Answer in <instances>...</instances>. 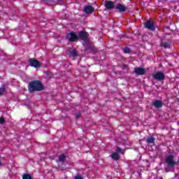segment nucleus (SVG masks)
<instances>
[{
	"instance_id": "obj_1",
	"label": "nucleus",
	"mask_w": 179,
	"mask_h": 179,
	"mask_svg": "<svg viewBox=\"0 0 179 179\" xmlns=\"http://www.w3.org/2000/svg\"><path fill=\"white\" fill-rule=\"evenodd\" d=\"M44 89V85L40 80H34L29 83L28 90L29 93H34V92H41Z\"/></svg>"
},
{
	"instance_id": "obj_2",
	"label": "nucleus",
	"mask_w": 179,
	"mask_h": 179,
	"mask_svg": "<svg viewBox=\"0 0 179 179\" xmlns=\"http://www.w3.org/2000/svg\"><path fill=\"white\" fill-rule=\"evenodd\" d=\"M165 162L168 167H174L177 164V162L174 159V155H168L165 159Z\"/></svg>"
},
{
	"instance_id": "obj_3",
	"label": "nucleus",
	"mask_w": 179,
	"mask_h": 179,
	"mask_svg": "<svg viewBox=\"0 0 179 179\" xmlns=\"http://www.w3.org/2000/svg\"><path fill=\"white\" fill-rule=\"evenodd\" d=\"M78 36L80 38V40H83V41L85 42L86 44L89 43V34L85 31H81L78 34Z\"/></svg>"
},
{
	"instance_id": "obj_4",
	"label": "nucleus",
	"mask_w": 179,
	"mask_h": 179,
	"mask_svg": "<svg viewBox=\"0 0 179 179\" xmlns=\"http://www.w3.org/2000/svg\"><path fill=\"white\" fill-rule=\"evenodd\" d=\"M152 77L155 80H158L159 82H162V80H164L166 76L163 72L159 71L157 73L152 75Z\"/></svg>"
},
{
	"instance_id": "obj_5",
	"label": "nucleus",
	"mask_w": 179,
	"mask_h": 179,
	"mask_svg": "<svg viewBox=\"0 0 179 179\" xmlns=\"http://www.w3.org/2000/svg\"><path fill=\"white\" fill-rule=\"evenodd\" d=\"M144 26L145 29H148V30H151L152 31H155L156 28L155 27V22L152 20H148L145 22Z\"/></svg>"
},
{
	"instance_id": "obj_6",
	"label": "nucleus",
	"mask_w": 179,
	"mask_h": 179,
	"mask_svg": "<svg viewBox=\"0 0 179 179\" xmlns=\"http://www.w3.org/2000/svg\"><path fill=\"white\" fill-rule=\"evenodd\" d=\"M29 64L31 66H34V68H40L41 66V62L36 59H29Z\"/></svg>"
},
{
	"instance_id": "obj_7",
	"label": "nucleus",
	"mask_w": 179,
	"mask_h": 179,
	"mask_svg": "<svg viewBox=\"0 0 179 179\" xmlns=\"http://www.w3.org/2000/svg\"><path fill=\"white\" fill-rule=\"evenodd\" d=\"M67 39L69 40V41L71 42L78 41V40H79V38H78V35H76V34L73 32H70L69 34H68Z\"/></svg>"
},
{
	"instance_id": "obj_8",
	"label": "nucleus",
	"mask_w": 179,
	"mask_h": 179,
	"mask_svg": "<svg viewBox=\"0 0 179 179\" xmlns=\"http://www.w3.org/2000/svg\"><path fill=\"white\" fill-rule=\"evenodd\" d=\"M66 54L69 55V57L75 58L76 57H78V50L75 49H71L66 51Z\"/></svg>"
},
{
	"instance_id": "obj_9",
	"label": "nucleus",
	"mask_w": 179,
	"mask_h": 179,
	"mask_svg": "<svg viewBox=\"0 0 179 179\" xmlns=\"http://www.w3.org/2000/svg\"><path fill=\"white\" fill-rule=\"evenodd\" d=\"M170 44H171V41L163 39L161 42V47H164L165 48H170Z\"/></svg>"
},
{
	"instance_id": "obj_10",
	"label": "nucleus",
	"mask_w": 179,
	"mask_h": 179,
	"mask_svg": "<svg viewBox=\"0 0 179 179\" xmlns=\"http://www.w3.org/2000/svg\"><path fill=\"white\" fill-rule=\"evenodd\" d=\"M146 73V70L143 68L138 67L135 69L136 75H145Z\"/></svg>"
},
{
	"instance_id": "obj_11",
	"label": "nucleus",
	"mask_w": 179,
	"mask_h": 179,
	"mask_svg": "<svg viewBox=\"0 0 179 179\" xmlns=\"http://www.w3.org/2000/svg\"><path fill=\"white\" fill-rule=\"evenodd\" d=\"M152 106H154L155 108H162V107H163V102L162 101L155 100L152 102Z\"/></svg>"
},
{
	"instance_id": "obj_12",
	"label": "nucleus",
	"mask_w": 179,
	"mask_h": 179,
	"mask_svg": "<svg viewBox=\"0 0 179 179\" xmlns=\"http://www.w3.org/2000/svg\"><path fill=\"white\" fill-rule=\"evenodd\" d=\"M105 7L108 10L113 9L114 8V2L111 1H105Z\"/></svg>"
},
{
	"instance_id": "obj_13",
	"label": "nucleus",
	"mask_w": 179,
	"mask_h": 179,
	"mask_svg": "<svg viewBox=\"0 0 179 179\" xmlns=\"http://www.w3.org/2000/svg\"><path fill=\"white\" fill-rule=\"evenodd\" d=\"M85 13H93L94 12V8L92 6H86L85 7Z\"/></svg>"
},
{
	"instance_id": "obj_14",
	"label": "nucleus",
	"mask_w": 179,
	"mask_h": 179,
	"mask_svg": "<svg viewBox=\"0 0 179 179\" xmlns=\"http://www.w3.org/2000/svg\"><path fill=\"white\" fill-rule=\"evenodd\" d=\"M116 9L120 10V12H125V10H127V7L124 6L122 4H118L116 6Z\"/></svg>"
},
{
	"instance_id": "obj_15",
	"label": "nucleus",
	"mask_w": 179,
	"mask_h": 179,
	"mask_svg": "<svg viewBox=\"0 0 179 179\" xmlns=\"http://www.w3.org/2000/svg\"><path fill=\"white\" fill-rule=\"evenodd\" d=\"M66 160V157L64 155H59V158L57 162H60V163H65Z\"/></svg>"
},
{
	"instance_id": "obj_16",
	"label": "nucleus",
	"mask_w": 179,
	"mask_h": 179,
	"mask_svg": "<svg viewBox=\"0 0 179 179\" xmlns=\"http://www.w3.org/2000/svg\"><path fill=\"white\" fill-rule=\"evenodd\" d=\"M6 88V85H1V87L0 88V96H3V94L5 93Z\"/></svg>"
},
{
	"instance_id": "obj_17",
	"label": "nucleus",
	"mask_w": 179,
	"mask_h": 179,
	"mask_svg": "<svg viewBox=\"0 0 179 179\" xmlns=\"http://www.w3.org/2000/svg\"><path fill=\"white\" fill-rule=\"evenodd\" d=\"M111 157L113 159V160H118V159H120V155H118L117 152H114L112 154Z\"/></svg>"
},
{
	"instance_id": "obj_18",
	"label": "nucleus",
	"mask_w": 179,
	"mask_h": 179,
	"mask_svg": "<svg viewBox=\"0 0 179 179\" xmlns=\"http://www.w3.org/2000/svg\"><path fill=\"white\" fill-rule=\"evenodd\" d=\"M146 141L148 143H155V139L153 137H148Z\"/></svg>"
},
{
	"instance_id": "obj_19",
	"label": "nucleus",
	"mask_w": 179,
	"mask_h": 179,
	"mask_svg": "<svg viewBox=\"0 0 179 179\" xmlns=\"http://www.w3.org/2000/svg\"><path fill=\"white\" fill-rule=\"evenodd\" d=\"M123 52H124V54H129L131 52V49L129 48H124L123 49Z\"/></svg>"
},
{
	"instance_id": "obj_20",
	"label": "nucleus",
	"mask_w": 179,
	"mask_h": 179,
	"mask_svg": "<svg viewBox=\"0 0 179 179\" xmlns=\"http://www.w3.org/2000/svg\"><path fill=\"white\" fill-rule=\"evenodd\" d=\"M22 179H31V176L29 174H24L22 176Z\"/></svg>"
},
{
	"instance_id": "obj_21",
	"label": "nucleus",
	"mask_w": 179,
	"mask_h": 179,
	"mask_svg": "<svg viewBox=\"0 0 179 179\" xmlns=\"http://www.w3.org/2000/svg\"><path fill=\"white\" fill-rule=\"evenodd\" d=\"M5 122V118L3 117H0V124H3Z\"/></svg>"
},
{
	"instance_id": "obj_22",
	"label": "nucleus",
	"mask_w": 179,
	"mask_h": 179,
	"mask_svg": "<svg viewBox=\"0 0 179 179\" xmlns=\"http://www.w3.org/2000/svg\"><path fill=\"white\" fill-rule=\"evenodd\" d=\"M116 152H118L119 153H122V150H121V148L117 147L116 148Z\"/></svg>"
},
{
	"instance_id": "obj_23",
	"label": "nucleus",
	"mask_w": 179,
	"mask_h": 179,
	"mask_svg": "<svg viewBox=\"0 0 179 179\" xmlns=\"http://www.w3.org/2000/svg\"><path fill=\"white\" fill-rule=\"evenodd\" d=\"M75 179H83V178L82 176H76Z\"/></svg>"
},
{
	"instance_id": "obj_24",
	"label": "nucleus",
	"mask_w": 179,
	"mask_h": 179,
	"mask_svg": "<svg viewBox=\"0 0 179 179\" xmlns=\"http://www.w3.org/2000/svg\"><path fill=\"white\" fill-rule=\"evenodd\" d=\"M76 118H80V113L77 114Z\"/></svg>"
},
{
	"instance_id": "obj_25",
	"label": "nucleus",
	"mask_w": 179,
	"mask_h": 179,
	"mask_svg": "<svg viewBox=\"0 0 179 179\" xmlns=\"http://www.w3.org/2000/svg\"><path fill=\"white\" fill-rule=\"evenodd\" d=\"M0 166H2V164L0 162Z\"/></svg>"
}]
</instances>
